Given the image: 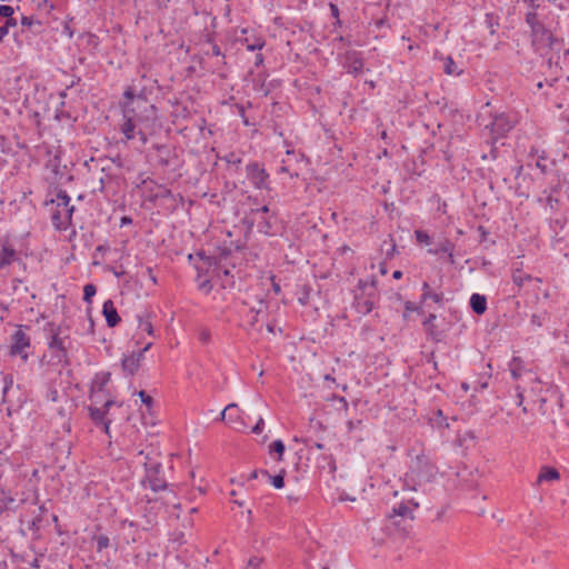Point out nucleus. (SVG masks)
<instances>
[{
    "label": "nucleus",
    "instance_id": "57",
    "mask_svg": "<svg viewBox=\"0 0 569 569\" xmlns=\"http://www.w3.org/2000/svg\"><path fill=\"white\" fill-rule=\"evenodd\" d=\"M18 21L12 16L10 18H7L3 26L7 27V30L9 31L10 28L17 27Z\"/></svg>",
    "mask_w": 569,
    "mask_h": 569
},
{
    "label": "nucleus",
    "instance_id": "5",
    "mask_svg": "<svg viewBox=\"0 0 569 569\" xmlns=\"http://www.w3.org/2000/svg\"><path fill=\"white\" fill-rule=\"evenodd\" d=\"M518 122V116L515 111L498 112L492 116L490 123L485 129L489 131L491 143L507 136Z\"/></svg>",
    "mask_w": 569,
    "mask_h": 569
},
{
    "label": "nucleus",
    "instance_id": "38",
    "mask_svg": "<svg viewBox=\"0 0 569 569\" xmlns=\"http://www.w3.org/2000/svg\"><path fill=\"white\" fill-rule=\"evenodd\" d=\"M197 287L200 291L208 295L212 290L211 281L207 278H203L201 274H198L196 278Z\"/></svg>",
    "mask_w": 569,
    "mask_h": 569
},
{
    "label": "nucleus",
    "instance_id": "17",
    "mask_svg": "<svg viewBox=\"0 0 569 569\" xmlns=\"http://www.w3.org/2000/svg\"><path fill=\"white\" fill-rule=\"evenodd\" d=\"M559 479H560V472L558 471L557 468L548 466V465H542L539 468V472H538V476H537V479H536L533 486L542 487L546 483L549 485L555 481H558Z\"/></svg>",
    "mask_w": 569,
    "mask_h": 569
},
{
    "label": "nucleus",
    "instance_id": "59",
    "mask_svg": "<svg viewBox=\"0 0 569 569\" xmlns=\"http://www.w3.org/2000/svg\"><path fill=\"white\" fill-rule=\"evenodd\" d=\"M397 251V246H396V242L393 241V239H391V246L390 248L386 251V256L387 258H392L395 256V252Z\"/></svg>",
    "mask_w": 569,
    "mask_h": 569
},
{
    "label": "nucleus",
    "instance_id": "25",
    "mask_svg": "<svg viewBox=\"0 0 569 569\" xmlns=\"http://www.w3.org/2000/svg\"><path fill=\"white\" fill-rule=\"evenodd\" d=\"M51 337L48 341V349L49 350H60L61 357L64 358V339L60 337V328L56 327L51 329Z\"/></svg>",
    "mask_w": 569,
    "mask_h": 569
},
{
    "label": "nucleus",
    "instance_id": "32",
    "mask_svg": "<svg viewBox=\"0 0 569 569\" xmlns=\"http://www.w3.org/2000/svg\"><path fill=\"white\" fill-rule=\"evenodd\" d=\"M328 6H329V10H330V16L333 19L332 29H333V31H337L338 29H340L342 27V20L340 19L339 7L335 2H329Z\"/></svg>",
    "mask_w": 569,
    "mask_h": 569
},
{
    "label": "nucleus",
    "instance_id": "22",
    "mask_svg": "<svg viewBox=\"0 0 569 569\" xmlns=\"http://www.w3.org/2000/svg\"><path fill=\"white\" fill-rule=\"evenodd\" d=\"M102 315L104 316L107 326L109 328H113L121 321L120 316L118 315V311L114 307V303L112 300L108 299L102 305Z\"/></svg>",
    "mask_w": 569,
    "mask_h": 569
},
{
    "label": "nucleus",
    "instance_id": "39",
    "mask_svg": "<svg viewBox=\"0 0 569 569\" xmlns=\"http://www.w3.org/2000/svg\"><path fill=\"white\" fill-rule=\"evenodd\" d=\"M227 423H229L233 429L239 431L244 430L247 428V425L243 421L240 411L238 415L232 412V421H227Z\"/></svg>",
    "mask_w": 569,
    "mask_h": 569
},
{
    "label": "nucleus",
    "instance_id": "15",
    "mask_svg": "<svg viewBox=\"0 0 569 569\" xmlns=\"http://www.w3.org/2000/svg\"><path fill=\"white\" fill-rule=\"evenodd\" d=\"M530 30L532 44L537 50L539 48L551 47V34L541 22L537 23V26H531Z\"/></svg>",
    "mask_w": 569,
    "mask_h": 569
},
{
    "label": "nucleus",
    "instance_id": "31",
    "mask_svg": "<svg viewBox=\"0 0 569 569\" xmlns=\"http://www.w3.org/2000/svg\"><path fill=\"white\" fill-rule=\"evenodd\" d=\"M138 328L142 332H147L149 336H154V329L151 322V316L149 312L138 315Z\"/></svg>",
    "mask_w": 569,
    "mask_h": 569
},
{
    "label": "nucleus",
    "instance_id": "64",
    "mask_svg": "<svg viewBox=\"0 0 569 569\" xmlns=\"http://www.w3.org/2000/svg\"><path fill=\"white\" fill-rule=\"evenodd\" d=\"M537 0H523V2L528 6L529 10H537L539 4L536 3Z\"/></svg>",
    "mask_w": 569,
    "mask_h": 569
},
{
    "label": "nucleus",
    "instance_id": "9",
    "mask_svg": "<svg viewBox=\"0 0 569 569\" xmlns=\"http://www.w3.org/2000/svg\"><path fill=\"white\" fill-rule=\"evenodd\" d=\"M156 148V162L158 166L176 171L180 167L177 151L168 144H158Z\"/></svg>",
    "mask_w": 569,
    "mask_h": 569
},
{
    "label": "nucleus",
    "instance_id": "7",
    "mask_svg": "<svg viewBox=\"0 0 569 569\" xmlns=\"http://www.w3.org/2000/svg\"><path fill=\"white\" fill-rule=\"evenodd\" d=\"M246 177L257 190H270V176L264 164L259 161H250L244 168Z\"/></svg>",
    "mask_w": 569,
    "mask_h": 569
},
{
    "label": "nucleus",
    "instance_id": "48",
    "mask_svg": "<svg viewBox=\"0 0 569 569\" xmlns=\"http://www.w3.org/2000/svg\"><path fill=\"white\" fill-rule=\"evenodd\" d=\"M39 511H40V512H39V515H38V516H36V517L32 519V521H31V523H30V526H29V528H30L31 530H33V531H38V530L40 529V527H41V522H42V512L44 511V507H43V506H41V507L39 508Z\"/></svg>",
    "mask_w": 569,
    "mask_h": 569
},
{
    "label": "nucleus",
    "instance_id": "41",
    "mask_svg": "<svg viewBox=\"0 0 569 569\" xmlns=\"http://www.w3.org/2000/svg\"><path fill=\"white\" fill-rule=\"evenodd\" d=\"M51 351H52L51 359L54 363L62 365V366L69 365V356H68L67 349H64V358L61 357L60 350H51Z\"/></svg>",
    "mask_w": 569,
    "mask_h": 569
},
{
    "label": "nucleus",
    "instance_id": "45",
    "mask_svg": "<svg viewBox=\"0 0 569 569\" xmlns=\"http://www.w3.org/2000/svg\"><path fill=\"white\" fill-rule=\"evenodd\" d=\"M437 316L435 313H429L428 317L423 320L422 326L429 335H433L435 331V320Z\"/></svg>",
    "mask_w": 569,
    "mask_h": 569
},
{
    "label": "nucleus",
    "instance_id": "49",
    "mask_svg": "<svg viewBox=\"0 0 569 569\" xmlns=\"http://www.w3.org/2000/svg\"><path fill=\"white\" fill-rule=\"evenodd\" d=\"M526 22L529 27L537 26L540 22L537 10H528L526 13Z\"/></svg>",
    "mask_w": 569,
    "mask_h": 569
},
{
    "label": "nucleus",
    "instance_id": "29",
    "mask_svg": "<svg viewBox=\"0 0 569 569\" xmlns=\"http://www.w3.org/2000/svg\"><path fill=\"white\" fill-rule=\"evenodd\" d=\"M252 221L256 222L257 229L260 233L266 236H272L276 233L273 223L269 217L252 218Z\"/></svg>",
    "mask_w": 569,
    "mask_h": 569
},
{
    "label": "nucleus",
    "instance_id": "36",
    "mask_svg": "<svg viewBox=\"0 0 569 569\" xmlns=\"http://www.w3.org/2000/svg\"><path fill=\"white\" fill-rule=\"evenodd\" d=\"M207 42L210 44V50L206 51V56H212V57H221L222 63L224 64V54L221 51L220 47L213 41L212 36H208Z\"/></svg>",
    "mask_w": 569,
    "mask_h": 569
},
{
    "label": "nucleus",
    "instance_id": "44",
    "mask_svg": "<svg viewBox=\"0 0 569 569\" xmlns=\"http://www.w3.org/2000/svg\"><path fill=\"white\" fill-rule=\"evenodd\" d=\"M234 108L237 110L238 116L241 118L242 124L244 127H250L252 123L250 122L249 118L246 116V108L241 103H234Z\"/></svg>",
    "mask_w": 569,
    "mask_h": 569
},
{
    "label": "nucleus",
    "instance_id": "30",
    "mask_svg": "<svg viewBox=\"0 0 569 569\" xmlns=\"http://www.w3.org/2000/svg\"><path fill=\"white\" fill-rule=\"evenodd\" d=\"M512 281L516 286L519 288L523 287L525 284L536 281L541 282L539 278H535L529 273L523 272L521 269H515L512 272Z\"/></svg>",
    "mask_w": 569,
    "mask_h": 569
},
{
    "label": "nucleus",
    "instance_id": "13",
    "mask_svg": "<svg viewBox=\"0 0 569 569\" xmlns=\"http://www.w3.org/2000/svg\"><path fill=\"white\" fill-rule=\"evenodd\" d=\"M342 66L345 69H347L348 73L352 74L353 77H358L362 73L365 67L362 53L357 50H348L345 54V61Z\"/></svg>",
    "mask_w": 569,
    "mask_h": 569
},
{
    "label": "nucleus",
    "instance_id": "54",
    "mask_svg": "<svg viewBox=\"0 0 569 569\" xmlns=\"http://www.w3.org/2000/svg\"><path fill=\"white\" fill-rule=\"evenodd\" d=\"M263 428H264V420L262 417H260L258 419V421L256 422V425L251 428V432L259 435L263 431Z\"/></svg>",
    "mask_w": 569,
    "mask_h": 569
},
{
    "label": "nucleus",
    "instance_id": "24",
    "mask_svg": "<svg viewBox=\"0 0 569 569\" xmlns=\"http://www.w3.org/2000/svg\"><path fill=\"white\" fill-rule=\"evenodd\" d=\"M143 183L147 184L148 180H143ZM149 183L154 186V189H150V201H156L157 199L174 198L172 191L166 186L157 184L153 180H149Z\"/></svg>",
    "mask_w": 569,
    "mask_h": 569
},
{
    "label": "nucleus",
    "instance_id": "27",
    "mask_svg": "<svg viewBox=\"0 0 569 569\" xmlns=\"http://www.w3.org/2000/svg\"><path fill=\"white\" fill-rule=\"evenodd\" d=\"M471 310L481 316L487 310V298L480 293H472L469 300Z\"/></svg>",
    "mask_w": 569,
    "mask_h": 569
},
{
    "label": "nucleus",
    "instance_id": "63",
    "mask_svg": "<svg viewBox=\"0 0 569 569\" xmlns=\"http://www.w3.org/2000/svg\"><path fill=\"white\" fill-rule=\"evenodd\" d=\"M335 400H337L339 402V405H342L343 408H348V401L345 397L342 396H335L333 397Z\"/></svg>",
    "mask_w": 569,
    "mask_h": 569
},
{
    "label": "nucleus",
    "instance_id": "14",
    "mask_svg": "<svg viewBox=\"0 0 569 569\" xmlns=\"http://www.w3.org/2000/svg\"><path fill=\"white\" fill-rule=\"evenodd\" d=\"M375 303V295L362 292L355 295L352 306L359 315L366 316L373 310Z\"/></svg>",
    "mask_w": 569,
    "mask_h": 569
},
{
    "label": "nucleus",
    "instance_id": "16",
    "mask_svg": "<svg viewBox=\"0 0 569 569\" xmlns=\"http://www.w3.org/2000/svg\"><path fill=\"white\" fill-rule=\"evenodd\" d=\"M21 33H29L31 36H39L44 31L43 22L36 16H21L20 19Z\"/></svg>",
    "mask_w": 569,
    "mask_h": 569
},
{
    "label": "nucleus",
    "instance_id": "4",
    "mask_svg": "<svg viewBox=\"0 0 569 569\" xmlns=\"http://www.w3.org/2000/svg\"><path fill=\"white\" fill-rule=\"evenodd\" d=\"M138 456H143L142 466L144 469V476L140 481L141 486L143 488H149L154 492L166 490L168 488V482L164 478L161 461L144 455L143 450H140Z\"/></svg>",
    "mask_w": 569,
    "mask_h": 569
},
{
    "label": "nucleus",
    "instance_id": "51",
    "mask_svg": "<svg viewBox=\"0 0 569 569\" xmlns=\"http://www.w3.org/2000/svg\"><path fill=\"white\" fill-rule=\"evenodd\" d=\"M261 558L253 556L249 558L244 569H258L261 565Z\"/></svg>",
    "mask_w": 569,
    "mask_h": 569
},
{
    "label": "nucleus",
    "instance_id": "8",
    "mask_svg": "<svg viewBox=\"0 0 569 569\" xmlns=\"http://www.w3.org/2000/svg\"><path fill=\"white\" fill-rule=\"evenodd\" d=\"M24 326L18 325L16 331L11 335V343L9 355L11 357H20L23 362L29 359L28 349L31 346V339L24 331Z\"/></svg>",
    "mask_w": 569,
    "mask_h": 569
},
{
    "label": "nucleus",
    "instance_id": "12",
    "mask_svg": "<svg viewBox=\"0 0 569 569\" xmlns=\"http://www.w3.org/2000/svg\"><path fill=\"white\" fill-rule=\"evenodd\" d=\"M74 207L56 208L51 214V223L57 231H67L72 226V217L74 213Z\"/></svg>",
    "mask_w": 569,
    "mask_h": 569
},
{
    "label": "nucleus",
    "instance_id": "11",
    "mask_svg": "<svg viewBox=\"0 0 569 569\" xmlns=\"http://www.w3.org/2000/svg\"><path fill=\"white\" fill-rule=\"evenodd\" d=\"M152 343L149 342L138 352L123 356L121 359V367L127 376H133L138 372L141 361L144 359V353L150 349Z\"/></svg>",
    "mask_w": 569,
    "mask_h": 569
},
{
    "label": "nucleus",
    "instance_id": "50",
    "mask_svg": "<svg viewBox=\"0 0 569 569\" xmlns=\"http://www.w3.org/2000/svg\"><path fill=\"white\" fill-rule=\"evenodd\" d=\"M269 210H270L269 206L264 204L260 208L252 209L251 216H252V218L268 217Z\"/></svg>",
    "mask_w": 569,
    "mask_h": 569
},
{
    "label": "nucleus",
    "instance_id": "23",
    "mask_svg": "<svg viewBox=\"0 0 569 569\" xmlns=\"http://www.w3.org/2000/svg\"><path fill=\"white\" fill-rule=\"evenodd\" d=\"M421 296H420V303H425L428 300H431L432 302L442 306L445 296L442 292H437L431 289L430 284L427 281H423L421 284Z\"/></svg>",
    "mask_w": 569,
    "mask_h": 569
},
{
    "label": "nucleus",
    "instance_id": "37",
    "mask_svg": "<svg viewBox=\"0 0 569 569\" xmlns=\"http://www.w3.org/2000/svg\"><path fill=\"white\" fill-rule=\"evenodd\" d=\"M232 412L239 413V408L236 403L228 405L219 415V418L217 420L221 421H232Z\"/></svg>",
    "mask_w": 569,
    "mask_h": 569
},
{
    "label": "nucleus",
    "instance_id": "47",
    "mask_svg": "<svg viewBox=\"0 0 569 569\" xmlns=\"http://www.w3.org/2000/svg\"><path fill=\"white\" fill-rule=\"evenodd\" d=\"M223 160H224L228 164L233 166V167H236V168H238V167L242 163V159H241V157H239V156H238L237 153H234V152H230V153H228V154L223 158Z\"/></svg>",
    "mask_w": 569,
    "mask_h": 569
},
{
    "label": "nucleus",
    "instance_id": "35",
    "mask_svg": "<svg viewBox=\"0 0 569 569\" xmlns=\"http://www.w3.org/2000/svg\"><path fill=\"white\" fill-rule=\"evenodd\" d=\"M320 463L322 469H328L332 475L337 471V463L332 455H323L320 458Z\"/></svg>",
    "mask_w": 569,
    "mask_h": 569
},
{
    "label": "nucleus",
    "instance_id": "28",
    "mask_svg": "<svg viewBox=\"0 0 569 569\" xmlns=\"http://www.w3.org/2000/svg\"><path fill=\"white\" fill-rule=\"evenodd\" d=\"M70 202H71V198L68 194V192L66 190H63V189H58V191L56 193V198L47 200L46 204L51 203V204H56V208H64V209H67L68 207H74Z\"/></svg>",
    "mask_w": 569,
    "mask_h": 569
},
{
    "label": "nucleus",
    "instance_id": "52",
    "mask_svg": "<svg viewBox=\"0 0 569 569\" xmlns=\"http://www.w3.org/2000/svg\"><path fill=\"white\" fill-rule=\"evenodd\" d=\"M14 9L11 6L1 4L0 6V16L3 18H10L13 16Z\"/></svg>",
    "mask_w": 569,
    "mask_h": 569
},
{
    "label": "nucleus",
    "instance_id": "6",
    "mask_svg": "<svg viewBox=\"0 0 569 569\" xmlns=\"http://www.w3.org/2000/svg\"><path fill=\"white\" fill-rule=\"evenodd\" d=\"M550 231H551V246L553 250L559 251L565 257H568L569 248V229L567 228L566 218H551L550 219Z\"/></svg>",
    "mask_w": 569,
    "mask_h": 569
},
{
    "label": "nucleus",
    "instance_id": "34",
    "mask_svg": "<svg viewBox=\"0 0 569 569\" xmlns=\"http://www.w3.org/2000/svg\"><path fill=\"white\" fill-rule=\"evenodd\" d=\"M485 23L489 29V33L493 36L496 34L497 28L499 27V17L496 16L493 12H487L485 14Z\"/></svg>",
    "mask_w": 569,
    "mask_h": 569
},
{
    "label": "nucleus",
    "instance_id": "33",
    "mask_svg": "<svg viewBox=\"0 0 569 569\" xmlns=\"http://www.w3.org/2000/svg\"><path fill=\"white\" fill-rule=\"evenodd\" d=\"M509 370L513 379H518L521 376L523 369V362L519 357H513L509 362Z\"/></svg>",
    "mask_w": 569,
    "mask_h": 569
},
{
    "label": "nucleus",
    "instance_id": "19",
    "mask_svg": "<svg viewBox=\"0 0 569 569\" xmlns=\"http://www.w3.org/2000/svg\"><path fill=\"white\" fill-rule=\"evenodd\" d=\"M419 507L418 502H415L413 500L408 502H400L398 505H395L389 513L390 518L393 517H402V518H409L413 519V510Z\"/></svg>",
    "mask_w": 569,
    "mask_h": 569
},
{
    "label": "nucleus",
    "instance_id": "43",
    "mask_svg": "<svg viewBox=\"0 0 569 569\" xmlns=\"http://www.w3.org/2000/svg\"><path fill=\"white\" fill-rule=\"evenodd\" d=\"M284 449H286L284 443L280 439L274 440L270 445V453H278V456H279L278 460L281 459V456L283 455Z\"/></svg>",
    "mask_w": 569,
    "mask_h": 569
},
{
    "label": "nucleus",
    "instance_id": "62",
    "mask_svg": "<svg viewBox=\"0 0 569 569\" xmlns=\"http://www.w3.org/2000/svg\"><path fill=\"white\" fill-rule=\"evenodd\" d=\"M497 153H498L497 149H496L495 147H492V148L490 149L489 154H482V157H481V158H482L483 160H486V159H488V158L490 157L491 159H493V160H495V159H497Z\"/></svg>",
    "mask_w": 569,
    "mask_h": 569
},
{
    "label": "nucleus",
    "instance_id": "20",
    "mask_svg": "<svg viewBox=\"0 0 569 569\" xmlns=\"http://www.w3.org/2000/svg\"><path fill=\"white\" fill-rule=\"evenodd\" d=\"M114 403V400L108 399L101 408L89 407V416L96 426H100L108 419L107 413Z\"/></svg>",
    "mask_w": 569,
    "mask_h": 569
},
{
    "label": "nucleus",
    "instance_id": "26",
    "mask_svg": "<svg viewBox=\"0 0 569 569\" xmlns=\"http://www.w3.org/2000/svg\"><path fill=\"white\" fill-rule=\"evenodd\" d=\"M111 375L108 371L97 372L91 382L92 392H102L110 382Z\"/></svg>",
    "mask_w": 569,
    "mask_h": 569
},
{
    "label": "nucleus",
    "instance_id": "55",
    "mask_svg": "<svg viewBox=\"0 0 569 569\" xmlns=\"http://www.w3.org/2000/svg\"><path fill=\"white\" fill-rule=\"evenodd\" d=\"M210 337H211V333H210V331L208 329H202L199 332V340L202 343H208L210 341Z\"/></svg>",
    "mask_w": 569,
    "mask_h": 569
},
{
    "label": "nucleus",
    "instance_id": "46",
    "mask_svg": "<svg viewBox=\"0 0 569 569\" xmlns=\"http://www.w3.org/2000/svg\"><path fill=\"white\" fill-rule=\"evenodd\" d=\"M263 473L270 478V480H271V485H272L276 489H281V488H283V486H284V478H283V476H282V475H280V473H279V475H276V476H270V475L268 473V471H263Z\"/></svg>",
    "mask_w": 569,
    "mask_h": 569
},
{
    "label": "nucleus",
    "instance_id": "56",
    "mask_svg": "<svg viewBox=\"0 0 569 569\" xmlns=\"http://www.w3.org/2000/svg\"><path fill=\"white\" fill-rule=\"evenodd\" d=\"M415 310H417V305L411 302V301H406L405 302V313H403V318L406 319L407 318V313L409 312H415Z\"/></svg>",
    "mask_w": 569,
    "mask_h": 569
},
{
    "label": "nucleus",
    "instance_id": "58",
    "mask_svg": "<svg viewBox=\"0 0 569 569\" xmlns=\"http://www.w3.org/2000/svg\"><path fill=\"white\" fill-rule=\"evenodd\" d=\"M111 419H107L100 426L102 427L103 432L110 438V426H111Z\"/></svg>",
    "mask_w": 569,
    "mask_h": 569
},
{
    "label": "nucleus",
    "instance_id": "42",
    "mask_svg": "<svg viewBox=\"0 0 569 569\" xmlns=\"http://www.w3.org/2000/svg\"><path fill=\"white\" fill-rule=\"evenodd\" d=\"M96 541V548L98 552H101L102 550L107 549L110 546V539L106 535H100L94 538Z\"/></svg>",
    "mask_w": 569,
    "mask_h": 569
},
{
    "label": "nucleus",
    "instance_id": "18",
    "mask_svg": "<svg viewBox=\"0 0 569 569\" xmlns=\"http://www.w3.org/2000/svg\"><path fill=\"white\" fill-rule=\"evenodd\" d=\"M18 260L19 256L13 244L8 240L2 241L0 243V270Z\"/></svg>",
    "mask_w": 569,
    "mask_h": 569
},
{
    "label": "nucleus",
    "instance_id": "60",
    "mask_svg": "<svg viewBox=\"0 0 569 569\" xmlns=\"http://www.w3.org/2000/svg\"><path fill=\"white\" fill-rule=\"evenodd\" d=\"M263 61H264V57L261 52H258L254 57V66L256 67H260L263 64Z\"/></svg>",
    "mask_w": 569,
    "mask_h": 569
},
{
    "label": "nucleus",
    "instance_id": "21",
    "mask_svg": "<svg viewBox=\"0 0 569 569\" xmlns=\"http://www.w3.org/2000/svg\"><path fill=\"white\" fill-rule=\"evenodd\" d=\"M433 58L443 62V72L446 74L453 77H459L462 74V69L457 66L451 56H443L440 51L436 50Z\"/></svg>",
    "mask_w": 569,
    "mask_h": 569
},
{
    "label": "nucleus",
    "instance_id": "10",
    "mask_svg": "<svg viewBox=\"0 0 569 569\" xmlns=\"http://www.w3.org/2000/svg\"><path fill=\"white\" fill-rule=\"evenodd\" d=\"M237 41L244 46L248 51H261L266 46L263 36L258 33L253 29L242 28L241 37L237 38Z\"/></svg>",
    "mask_w": 569,
    "mask_h": 569
},
{
    "label": "nucleus",
    "instance_id": "1",
    "mask_svg": "<svg viewBox=\"0 0 569 569\" xmlns=\"http://www.w3.org/2000/svg\"><path fill=\"white\" fill-rule=\"evenodd\" d=\"M119 108L121 112L119 131L123 134V141L138 139L146 144L158 122V109L147 98L146 89H137L134 84L127 86Z\"/></svg>",
    "mask_w": 569,
    "mask_h": 569
},
{
    "label": "nucleus",
    "instance_id": "2",
    "mask_svg": "<svg viewBox=\"0 0 569 569\" xmlns=\"http://www.w3.org/2000/svg\"><path fill=\"white\" fill-rule=\"evenodd\" d=\"M438 471L437 465L422 451L411 458L403 476V487L417 491L422 483L432 482Z\"/></svg>",
    "mask_w": 569,
    "mask_h": 569
},
{
    "label": "nucleus",
    "instance_id": "3",
    "mask_svg": "<svg viewBox=\"0 0 569 569\" xmlns=\"http://www.w3.org/2000/svg\"><path fill=\"white\" fill-rule=\"evenodd\" d=\"M413 237L418 246L429 247L427 253L437 257L439 260L445 258L449 264L456 263V243L448 237H439L433 247V237L425 229H416Z\"/></svg>",
    "mask_w": 569,
    "mask_h": 569
},
{
    "label": "nucleus",
    "instance_id": "53",
    "mask_svg": "<svg viewBox=\"0 0 569 569\" xmlns=\"http://www.w3.org/2000/svg\"><path fill=\"white\" fill-rule=\"evenodd\" d=\"M138 396L140 397L141 401L147 406V407H151L152 403H153V399L151 396H149L146 391L143 390H140L138 392Z\"/></svg>",
    "mask_w": 569,
    "mask_h": 569
},
{
    "label": "nucleus",
    "instance_id": "40",
    "mask_svg": "<svg viewBox=\"0 0 569 569\" xmlns=\"http://www.w3.org/2000/svg\"><path fill=\"white\" fill-rule=\"evenodd\" d=\"M97 293V288L92 283H88L83 287V301L88 305L92 303V298Z\"/></svg>",
    "mask_w": 569,
    "mask_h": 569
},
{
    "label": "nucleus",
    "instance_id": "61",
    "mask_svg": "<svg viewBox=\"0 0 569 569\" xmlns=\"http://www.w3.org/2000/svg\"><path fill=\"white\" fill-rule=\"evenodd\" d=\"M131 223H132V218L131 217H129V216L121 217V219H120V227L121 228L126 227V226H129Z\"/></svg>",
    "mask_w": 569,
    "mask_h": 569
}]
</instances>
